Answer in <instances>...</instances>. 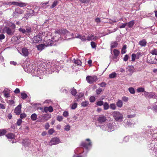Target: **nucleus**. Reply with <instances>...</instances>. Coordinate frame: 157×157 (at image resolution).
<instances>
[{"mask_svg": "<svg viewBox=\"0 0 157 157\" xmlns=\"http://www.w3.org/2000/svg\"><path fill=\"white\" fill-rule=\"evenodd\" d=\"M40 117V122H44L46 121L48 119L47 115H41Z\"/></svg>", "mask_w": 157, "mask_h": 157, "instance_id": "obj_14", "label": "nucleus"}, {"mask_svg": "<svg viewBox=\"0 0 157 157\" xmlns=\"http://www.w3.org/2000/svg\"><path fill=\"white\" fill-rule=\"evenodd\" d=\"M71 93L74 96H75L76 93L77 92L76 89H73L71 90Z\"/></svg>", "mask_w": 157, "mask_h": 157, "instance_id": "obj_41", "label": "nucleus"}, {"mask_svg": "<svg viewBox=\"0 0 157 157\" xmlns=\"http://www.w3.org/2000/svg\"><path fill=\"white\" fill-rule=\"evenodd\" d=\"M137 91L138 92H144V89L142 87L138 88L137 89Z\"/></svg>", "mask_w": 157, "mask_h": 157, "instance_id": "obj_37", "label": "nucleus"}, {"mask_svg": "<svg viewBox=\"0 0 157 157\" xmlns=\"http://www.w3.org/2000/svg\"><path fill=\"white\" fill-rule=\"evenodd\" d=\"M60 143V141L59 138L56 137L52 138L50 140L49 145L52 146L53 145H55L58 144Z\"/></svg>", "mask_w": 157, "mask_h": 157, "instance_id": "obj_6", "label": "nucleus"}, {"mask_svg": "<svg viewBox=\"0 0 157 157\" xmlns=\"http://www.w3.org/2000/svg\"><path fill=\"white\" fill-rule=\"evenodd\" d=\"M118 44L116 41L113 42L111 44V48H113L117 47Z\"/></svg>", "mask_w": 157, "mask_h": 157, "instance_id": "obj_21", "label": "nucleus"}, {"mask_svg": "<svg viewBox=\"0 0 157 157\" xmlns=\"http://www.w3.org/2000/svg\"><path fill=\"white\" fill-rule=\"evenodd\" d=\"M21 105H19L14 109V113L17 115H19L21 112Z\"/></svg>", "mask_w": 157, "mask_h": 157, "instance_id": "obj_10", "label": "nucleus"}, {"mask_svg": "<svg viewBox=\"0 0 157 157\" xmlns=\"http://www.w3.org/2000/svg\"><path fill=\"white\" fill-rule=\"evenodd\" d=\"M99 85L101 87H103L105 86L106 85V84L105 82H102L101 83L99 84Z\"/></svg>", "mask_w": 157, "mask_h": 157, "instance_id": "obj_53", "label": "nucleus"}, {"mask_svg": "<svg viewBox=\"0 0 157 157\" xmlns=\"http://www.w3.org/2000/svg\"><path fill=\"white\" fill-rule=\"evenodd\" d=\"M2 31L4 33H6L9 35H12L13 34L15 31V29L14 28L5 27L3 29Z\"/></svg>", "mask_w": 157, "mask_h": 157, "instance_id": "obj_2", "label": "nucleus"}, {"mask_svg": "<svg viewBox=\"0 0 157 157\" xmlns=\"http://www.w3.org/2000/svg\"><path fill=\"white\" fill-rule=\"evenodd\" d=\"M57 3L58 2L57 1H54L51 6V8H54L55 6H56L57 5Z\"/></svg>", "mask_w": 157, "mask_h": 157, "instance_id": "obj_42", "label": "nucleus"}, {"mask_svg": "<svg viewBox=\"0 0 157 157\" xmlns=\"http://www.w3.org/2000/svg\"><path fill=\"white\" fill-rule=\"evenodd\" d=\"M112 115L114 119L117 121L121 122L123 117V115L118 111H114L112 113Z\"/></svg>", "mask_w": 157, "mask_h": 157, "instance_id": "obj_1", "label": "nucleus"}, {"mask_svg": "<svg viewBox=\"0 0 157 157\" xmlns=\"http://www.w3.org/2000/svg\"><path fill=\"white\" fill-rule=\"evenodd\" d=\"M136 59V55L135 54H132V61H134L135 59Z\"/></svg>", "mask_w": 157, "mask_h": 157, "instance_id": "obj_44", "label": "nucleus"}, {"mask_svg": "<svg viewBox=\"0 0 157 157\" xmlns=\"http://www.w3.org/2000/svg\"><path fill=\"white\" fill-rule=\"evenodd\" d=\"M143 95L146 98H151L154 96L155 94L154 93H149L147 92H144Z\"/></svg>", "mask_w": 157, "mask_h": 157, "instance_id": "obj_12", "label": "nucleus"}, {"mask_svg": "<svg viewBox=\"0 0 157 157\" xmlns=\"http://www.w3.org/2000/svg\"><path fill=\"white\" fill-rule=\"evenodd\" d=\"M152 109L155 112L157 111V106L154 105L152 108Z\"/></svg>", "mask_w": 157, "mask_h": 157, "instance_id": "obj_54", "label": "nucleus"}, {"mask_svg": "<svg viewBox=\"0 0 157 157\" xmlns=\"http://www.w3.org/2000/svg\"><path fill=\"white\" fill-rule=\"evenodd\" d=\"M147 42L145 40L143 39L140 41L139 44L142 46H144L146 45Z\"/></svg>", "mask_w": 157, "mask_h": 157, "instance_id": "obj_19", "label": "nucleus"}, {"mask_svg": "<svg viewBox=\"0 0 157 157\" xmlns=\"http://www.w3.org/2000/svg\"><path fill=\"white\" fill-rule=\"evenodd\" d=\"M44 45L43 44H40L36 46L37 49L39 51H42L44 48Z\"/></svg>", "mask_w": 157, "mask_h": 157, "instance_id": "obj_18", "label": "nucleus"}, {"mask_svg": "<svg viewBox=\"0 0 157 157\" xmlns=\"http://www.w3.org/2000/svg\"><path fill=\"white\" fill-rule=\"evenodd\" d=\"M48 132L50 134H52L54 132V130L53 129H51L49 130Z\"/></svg>", "mask_w": 157, "mask_h": 157, "instance_id": "obj_57", "label": "nucleus"}, {"mask_svg": "<svg viewBox=\"0 0 157 157\" xmlns=\"http://www.w3.org/2000/svg\"><path fill=\"white\" fill-rule=\"evenodd\" d=\"M127 70L129 72L132 73L134 71V68L133 66H129L127 67Z\"/></svg>", "mask_w": 157, "mask_h": 157, "instance_id": "obj_17", "label": "nucleus"}, {"mask_svg": "<svg viewBox=\"0 0 157 157\" xmlns=\"http://www.w3.org/2000/svg\"><path fill=\"white\" fill-rule=\"evenodd\" d=\"M47 43L48 44V45H50L53 43V41L51 40H47Z\"/></svg>", "mask_w": 157, "mask_h": 157, "instance_id": "obj_49", "label": "nucleus"}, {"mask_svg": "<svg viewBox=\"0 0 157 157\" xmlns=\"http://www.w3.org/2000/svg\"><path fill=\"white\" fill-rule=\"evenodd\" d=\"M150 53L153 55H157V50L155 49H154L151 51Z\"/></svg>", "mask_w": 157, "mask_h": 157, "instance_id": "obj_29", "label": "nucleus"}, {"mask_svg": "<svg viewBox=\"0 0 157 157\" xmlns=\"http://www.w3.org/2000/svg\"><path fill=\"white\" fill-rule=\"evenodd\" d=\"M73 61L75 63L77 64L78 65L81 64V62L79 60H76L74 59L73 60Z\"/></svg>", "mask_w": 157, "mask_h": 157, "instance_id": "obj_27", "label": "nucleus"}, {"mask_svg": "<svg viewBox=\"0 0 157 157\" xmlns=\"http://www.w3.org/2000/svg\"><path fill=\"white\" fill-rule=\"evenodd\" d=\"M83 3H86L89 2L90 0H79Z\"/></svg>", "mask_w": 157, "mask_h": 157, "instance_id": "obj_61", "label": "nucleus"}, {"mask_svg": "<svg viewBox=\"0 0 157 157\" xmlns=\"http://www.w3.org/2000/svg\"><path fill=\"white\" fill-rule=\"evenodd\" d=\"M6 133V131L4 129H0V136L4 135Z\"/></svg>", "mask_w": 157, "mask_h": 157, "instance_id": "obj_31", "label": "nucleus"}, {"mask_svg": "<svg viewBox=\"0 0 157 157\" xmlns=\"http://www.w3.org/2000/svg\"><path fill=\"white\" fill-rule=\"evenodd\" d=\"M41 34H39L38 35L35 36L33 38V42L34 43H37L40 42L41 41L42 39H41Z\"/></svg>", "mask_w": 157, "mask_h": 157, "instance_id": "obj_4", "label": "nucleus"}, {"mask_svg": "<svg viewBox=\"0 0 157 157\" xmlns=\"http://www.w3.org/2000/svg\"><path fill=\"white\" fill-rule=\"evenodd\" d=\"M22 122V121L21 119H19L17 121V124L18 126H20L21 125Z\"/></svg>", "mask_w": 157, "mask_h": 157, "instance_id": "obj_47", "label": "nucleus"}, {"mask_svg": "<svg viewBox=\"0 0 157 157\" xmlns=\"http://www.w3.org/2000/svg\"><path fill=\"white\" fill-rule=\"evenodd\" d=\"M86 141L89 142V143H87L85 142H82L81 143V146L87 149L89 146H91V142L89 139H86Z\"/></svg>", "mask_w": 157, "mask_h": 157, "instance_id": "obj_8", "label": "nucleus"}, {"mask_svg": "<svg viewBox=\"0 0 157 157\" xmlns=\"http://www.w3.org/2000/svg\"><path fill=\"white\" fill-rule=\"evenodd\" d=\"M91 45L92 46V47L93 48H94L96 47L95 44V42H91Z\"/></svg>", "mask_w": 157, "mask_h": 157, "instance_id": "obj_56", "label": "nucleus"}, {"mask_svg": "<svg viewBox=\"0 0 157 157\" xmlns=\"http://www.w3.org/2000/svg\"><path fill=\"white\" fill-rule=\"evenodd\" d=\"M127 25L129 28L132 27L133 25L134 22L133 21H132L129 22L128 23H126Z\"/></svg>", "mask_w": 157, "mask_h": 157, "instance_id": "obj_23", "label": "nucleus"}, {"mask_svg": "<svg viewBox=\"0 0 157 157\" xmlns=\"http://www.w3.org/2000/svg\"><path fill=\"white\" fill-rule=\"evenodd\" d=\"M109 107L110 108L113 110H115L117 108L116 105L114 103L111 104Z\"/></svg>", "mask_w": 157, "mask_h": 157, "instance_id": "obj_25", "label": "nucleus"}, {"mask_svg": "<svg viewBox=\"0 0 157 157\" xmlns=\"http://www.w3.org/2000/svg\"><path fill=\"white\" fill-rule=\"evenodd\" d=\"M113 52L114 56H118L120 53L119 51L116 49H114L113 50Z\"/></svg>", "mask_w": 157, "mask_h": 157, "instance_id": "obj_28", "label": "nucleus"}, {"mask_svg": "<svg viewBox=\"0 0 157 157\" xmlns=\"http://www.w3.org/2000/svg\"><path fill=\"white\" fill-rule=\"evenodd\" d=\"M68 113L67 111H64L63 113V115L64 117H66L68 116Z\"/></svg>", "mask_w": 157, "mask_h": 157, "instance_id": "obj_51", "label": "nucleus"}, {"mask_svg": "<svg viewBox=\"0 0 157 157\" xmlns=\"http://www.w3.org/2000/svg\"><path fill=\"white\" fill-rule=\"evenodd\" d=\"M19 31L23 33H25L27 34V33H31V29L30 27L27 26L26 27V29L20 28L19 29Z\"/></svg>", "mask_w": 157, "mask_h": 157, "instance_id": "obj_7", "label": "nucleus"}, {"mask_svg": "<svg viewBox=\"0 0 157 157\" xmlns=\"http://www.w3.org/2000/svg\"><path fill=\"white\" fill-rule=\"evenodd\" d=\"M29 53L28 49L26 48H22L21 50V52L20 53L21 55L25 56H28Z\"/></svg>", "mask_w": 157, "mask_h": 157, "instance_id": "obj_9", "label": "nucleus"}, {"mask_svg": "<svg viewBox=\"0 0 157 157\" xmlns=\"http://www.w3.org/2000/svg\"><path fill=\"white\" fill-rule=\"evenodd\" d=\"M20 90L18 88H16L14 91V92L15 94H18L20 92Z\"/></svg>", "mask_w": 157, "mask_h": 157, "instance_id": "obj_64", "label": "nucleus"}, {"mask_svg": "<svg viewBox=\"0 0 157 157\" xmlns=\"http://www.w3.org/2000/svg\"><path fill=\"white\" fill-rule=\"evenodd\" d=\"M21 98L23 99H25L28 97L27 95L24 93H21Z\"/></svg>", "mask_w": 157, "mask_h": 157, "instance_id": "obj_32", "label": "nucleus"}, {"mask_svg": "<svg viewBox=\"0 0 157 157\" xmlns=\"http://www.w3.org/2000/svg\"><path fill=\"white\" fill-rule=\"evenodd\" d=\"M6 136L8 138L10 139H13L14 138V135L12 133L8 134Z\"/></svg>", "mask_w": 157, "mask_h": 157, "instance_id": "obj_20", "label": "nucleus"}, {"mask_svg": "<svg viewBox=\"0 0 157 157\" xmlns=\"http://www.w3.org/2000/svg\"><path fill=\"white\" fill-rule=\"evenodd\" d=\"M27 5V4L26 3L19 2L18 6L21 7L25 6Z\"/></svg>", "mask_w": 157, "mask_h": 157, "instance_id": "obj_34", "label": "nucleus"}, {"mask_svg": "<svg viewBox=\"0 0 157 157\" xmlns=\"http://www.w3.org/2000/svg\"><path fill=\"white\" fill-rule=\"evenodd\" d=\"M48 111V107H45L44 109V110L43 111V112H45V113H47Z\"/></svg>", "mask_w": 157, "mask_h": 157, "instance_id": "obj_60", "label": "nucleus"}, {"mask_svg": "<svg viewBox=\"0 0 157 157\" xmlns=\"http://www.w3.org/2000/svg\"><path fill=\"white\" fill-rule=\"evenodd\" d=\"M121 99L123 101L125 102H127L128 100V98L125 96L121 98Z\"/></svg>", "mask_w": 157, "mask_h": 157, "instance_id": "obj_39", "label": "nucleus"}, {"mask_svg": "<svg viewBox=\"0 0 157 157\" xmlns=\"http://www.w3.org/2000/svg\"><path fill=\"white\" fill-rule=\"evenodd\" d=\"M97 39L96 36H94L93 35H90L88 36L87 38V40L88 41L91 40H95Z\"/></svg>", "mask_w": 157, "mask_h": 157, "instance_id": "obj_15", "label": "nucleus"}, {"mask_svg": "<svg viewBox=\"0 0 157 157\" xmlns=\"http://www.w3.org/2000/svg\"><path fill=\"white\" fill-rule=\"evenodd\" d=\"M23 11L19 8H17L15 9V11L13 13V17H18L19 14H22Z\"/></svg>", "mask_w": 157, "mask_h": 157, "instance_id": "obj_5", "label": "nucleus"}, {"mask_svg": "<svg viewBox=\"0 0 157 157\" xmlns=\"http://www.w3.org/2000/svg\"><path fill=\"white\" fill-rule=\"evenodd\" d=\"M88 103L89 102L88 101H83L81 103V105L82 106L85 107H86L88 105Z\"/></svg>", "mask_w": 157, "mask_h": 157, "instance_id": "obj_33", "label": "nucleus"}, {"mask_svg": "<svg viewBox=\"0 0 157 157\" xmlns=\"http://www.w3.org/2000/svg\"><path fill=\"white\" fill-rule=\"evenodd\" d=\"M70 126L67 125L65 126L64 130L66 131H68L70 130Z\"/></svg>", "mask_w": 157, "mask_h": 157, "instance_id": "obj_50", "label": "nucleus"}, {"mask_svg": "<svg viewBox=\"0 0 157 157\" xmlns=\"http://www.w3.org/2000/svg\"><path fill=\"white\" fill-rule=\"evenodd\" d=\"M68 33V31L66 29H61L58 31H56L55 33L61 34H66Z\"/></svg>", "mask_w": 157, "mask_h": 157, "instance_id": "obj_13", "label": "nucleus"}, {"mask_svg": "<svg viewBox=\"0 0 157 157\" xmlns=\"http://www.w3.org/2000/svg\"><path fill=\"white\" fill-rule=\"evenodd\" d=\"M95 21L96 22L99 23L101 22V20L98 17L95 19Z\"/></svg>", "mask_w": 157, "mask_h": 157, "instance_id": "obj_58", "label": "nucleus"}, {"mask_svg": "<svg viewBox=\"0 0 157 157\" xmlns=\"http://www.w3.org/2000/svg\"><path fill=\"white\" fill-rule=\"evenodd\" d=\"M116 105L118 107L121 108L123 105L122 101L121 100H118L116 102Z\"/></svg>", "mask_w": 157, "mask_h": 157, "instance_id": "obj_16", "label": "nucleus"}, {"mask_svg": "<svg viewBox=\"0 0 157 157\" xmlns=\"http://www.w3.org/2000/svg\"><path fill=\"white\" fill-rule=\"evenodd\" d=\"M98 120L99 122L102 123L105 122L106 120V117L104 115H101L98 118Z\"/></svg>", "mask_w": 157, "mask_h": 157, "instance_id": "obj_11", "label": "nucleus"}, {"mask_svg": "<svg viewBox=\"0 0 157 157\" xmlns=\"http://www.w3.org/2000/svg\"><path fill=\"white\" fill-rule=\"evenodd\" d=\"M103 104L104 102L102 101H98L96 103L97 105L99 106H101L102 105H103Z\"/></svg>", "mask_w": 157, "mask_h": 157, "instance_id": "obj_36", "label": "nucleus"}, {"mask_svg": "<svg viewBox=\"0 0 157 157\" xmlns=\"http://www.w3.org/2000/svg\"><path fill=\"white\" fill-rule=\"evenodd\" d=\"M63 119V117L61 116H58L57 118V120L59 121H62Z\"/></svg>", "mask_w": 157, "mask_h": 157, "instance_id": "obj_46", "label": "nucleus"}, {"mask_svg": "<svg viewBox=\"0 0 157 157\" xmlns=\"http://www.w3.org/2000/svg\"><path fill=\"white\" fill-rule=\"evenodd\" d=\"M116 75L117 74L113 72L111 74L109 75V77L110 78H113L116 77Z\"/></svg>", "mask_w": 157, "mask_h": 157, "instance_id": "obj_35", "label": "nucleus"}, {"mask_svg": "<svg viewBox=\"0 0 157 157\" xmlns=\"http://www.w3.org/2000/svg\"><path fill=\"white\" fill-rule=\"evenodd\" d=\"M136 59H139L140 56H142V53L140 52H138L136 54Z\"/></svg>", "mask_w": 157, "mask_h": 157, "instance_id": "obj_38", "label": "nucleus"}, {"mask_svg": "<svg viewBox=\"0 0 157 157\" xmlns=\"http://www.w3.org/2000/svg\"><path fill=\"white\" fill-rule=\"evenodd\" d=\"M86 80L88 83L92 84L98 80L97 77L96 76H88L86 77Z\"/></svg>", "mask_w": 157, "mask_h": 157, "instance_id": "obj_3", "label": "nucleus"}, {"mask_svg": "<svg viewBox=\"0 0 157 157\" xmlns=\"http://www.w3.org/2000/svg\"><path fill=\"white\" fill-rule=\"evenodd\" d=\"M128 90L131 94H134L135 93V91L133 87H130L128 88Z\"/></svg>", "mask_w": 157, "mask_h": 157, "instance_id": "obj_30", "label": "nucleus"}, {"mask_svg": "<svg viewBox=\"0 0 157 157\" xmlns=\"http://www.w3.org/2000/svg\"><path fill=\"white\" fill-rule=\"evenodd\" d=\"M128 56L127 55H125L124 58V60L125 61H127L128 60Z\"/></svg>", "mask_w": 157, "mask_h": 157, "instance_id": "obj_59", "label": "nucleus"}, {"mask_svg": "<svg viewBox=\"0 0 157 157\" xmlns=\"http://www.w3.org/2000/svg\"><path fill=\"white\" fill-rule=\"evenodd\" d=\"M102 91V89L101 88H99L97 89L96 90V92L97 94H99Z\"/></svg>", "mask_w": 157, "mask_h": 157, "instance_id": "obj_43", "label": "nucleus"}, {"mask_svg": "<svg viewBox=\"0 0 157 157\" xmlns=\"http://www.w3.org/2000/svg\"><path fill=\"white\" fill-rule=\"evenodd\" d=\"M127 25V23H125L121 25L120 26V28H124Z\"/></svg>", "mask_w": 157, "mask_h": 157, "instance_id": "obj_62", "label": "nucleus"}, {"mask_svg": "<svg viewBox=\"0 0 157 157\" xmlns=\"http://www.w3.org/2000/svg\"><path fill=\"white\" fill-rule=\"evenodd\" d=\"M37 117V115L35 113L33 114L31 116V119L33 121H34L36 120Z\"/></svg>", "mask_w": 157, "mask_h": 157, "instance_id": "obj_22", "label": "nucleus"}, {"mask_svg": "<svg viewBox=\"0 0 157 157\" xmlns=\"http://www.w3.org/2000/svg\"><path fill=\"white\" fill-rule=\"evenodd\" d=\"M104 107V109L105 110H107L109 107V105L107 102H105L103 105Z\"/></svg>", "mask_w": 157, "mask_h": 157, "instance_id": "obj_24", "label": "nucleus"}, {"mask_svg": "<svg viewBox=\"0 0 157 157\" xmlns=\"http://www.w3.org/2000/svg\"><path fill=\"white\" fill-rule=\"evenodd\" d=\"M39 34H41V39L44 38V37H47L48 34V32H44V33H40Z\"/></svg>", "mask_w": 157, "mask_h": 157, "instance_id": "obj_26", "label": "nucleus"}, {"mask_svg": "<svg viewBox=\"0 0 157 157\" xmlns=\"http://www.w3.org/2000/svg\"><path fill=\"white\" fill-rule=\"evenodd\" d=\"M26 116V115L25 113H22L20 114V117L21 118H25Z\"/></svg>", "mask_w": 157, "mask_h": 157, "instance_id": "obj_52", "label": "nucleus"}, {"mask_svg": "<svg viewBox=\"0 0 157 157\" xmlns=\"http://www.w3.org/2000/svg\"><path fill=\"white\" fill-rule=\"evenodd\" d=\"M48 111L49 112H52L53 111V108L51 106H50L49 107H48Z\"/></svg>", "mask_w": 157, "mask_h": 157, "instance_id": "obj_55", "label": "nucleus"}, {"mask_svg": "<svg viewBox=\"0 0 157 157\" xmlns=\"http://www.w3.org/2000/svg\"><path fill=\"white\" fill-rule=\"evenodd\" d=\"M18 2H11V4L12 5H15L16 6H18Z\"/></svg>", "mask_w": 157, "mask_h": 157, "instance_id": "obj_63", "label": "nucleus"}, {"mask_svg": "<svg viewBox=\"0 0 157 157\" xmlns=\"http://www.w3.org/2000/svg\"><path fill=\"white\" fill-rule=\"evenodd\" d=\"M95 99V98L93 96L91 97L90 98V101L91 102L94 101Z\"/></svg>", "mask_w": 157, "mask_h": 157, "instance_id": "obj_48", "label": "nucleus"}, {"mask_svg": "<svg viewBox=\"0 0 157 157\" xmlns=\"http://www.w3.org/2000/svg\"><path fill=\"white\" fill-rule=\"evenodd\" d=\"M77 104L76 103H75L72 105L71 108L72 109H75L77 107Z\"/></svg>", "mask_w": 157, "mask_h": 157, "instance_id": "obj_45", "label": "nucleus"}, {"mask_svg": "<svg viewBox=\"0 0 157 157\" xmlns=\"http://www.w3.org/2000/svg\"><path fill=\"white\" fill-rule=\"evenodd\" d=\"M3 93H4V95L5 97L8 98L10 97V94L9 93H6V90H5L3 91Z\"/></svg>", "mask_w": 157, "mask_h": 157, "instance_id": "obj_40", "label": "nucleus"}]
</instances>
